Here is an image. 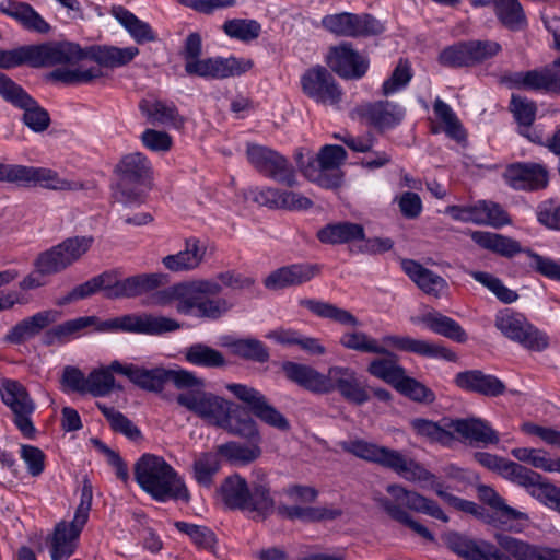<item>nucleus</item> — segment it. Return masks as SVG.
<instances>
[{
  "label": "nucleus",
  "instance_id": "nucleus-1",
  "mask_svg": "<svg viewBox=\"0 0 560 560\" xmlns=\"http://www.w3.org/2000/svg\"><path fill=\"white\" fill-rule=\"evenodd\" d=\"M494 538L499 547L474 540L458 533H448L444 540L447 547L465 560H560V549L498 533Z\"/></svg>",
  "mask_w": 560,
  "mask_h": 560
},
{
  "label": "nucleus",
  "instance_id": "nucleus-2",
  "mask_svg": "<svg viewBox=\"0 0 560 560\" xmlns=\"http://www.w3.org/2000/svg\"><path fill=\"white\" fill-rule=\"evenodd\" d=\"M89 327H93L96 331L122 330L135 334L162 335L180 329L182 324L174 318L154 314H127L107 320H101L97 316H82L66 320L47 330L43 341L47 346L65 343L70 337Z\"/></svg>",
  "mask_w": 560,
  "mask_h": 560
},
{
  "label": "nucleus",
  "instance_id": "nucleus-3",
  "mask_svg": "<svg viewBox=\"0 0 560 560\" xmlns=\"http://www.w3.org/2000/svg\"><path fill=\"white\" fill-rule=\"evenodd\" d=\"M256 476V480L248 483L234 474L223 480L218 491L226 509L249 513L255 521H265L275 513L276 501L266 472L259 470Z\"/></svg>",
  "mask_w": 560,
  "mask_h": 560
},
{
  "label": "nucleus",
  "instance_id": "nucleus-4",
  "mask_svg": "<svg viewBox=\"0 0 560 560\" xmlns=\"http://www.w3.org/2000/svg\"><path fill=\"white\" fill-rule=\"evenodd\" d=\"M386 491L390 498H376L378 505L393 520L409 527L416 534L429 541L434 540L432 533L425 526L415 521L407 510L429 515L444 523L450 521L448 516L434 500H431L416 491L408 490L404 486L397 483L388 485L386 487Z\"/></svg>",
  "mask_w": 560,
  "mask_h": 560
},
{
  "label": "nucleus",
  "instance_id": "nucleus-5",
  "mask_svg": "<svg viewBox=\"0 0 560 560\" xmlns=\"http://www.w3.org/2000/svg\"><path fill=\"white\" fill-rule=\"evenodd\" d=\"M135 479L140 488L154 500L190 501L189 491L183 478L161 456L143 454L135 464Z\"/></svg>",
  "mask_w": 560,
  "mask_h": 560
},
{
  "label": "nucleus",
  "instance_id": "nucleus-6",
  "mask_svg": "<svg viewBox=\"0 0 560 560\" xmlns=\"http://www.w3.org/2000/svg\"><path fill=\"white\" fill-rule=\"evenodd\" d=\"M341 447L355 457L393 470L408 481L416 482L433 478V474L419 462L398 450L381 446L362 439L342 442Z\"/></svg>",
  "mask_w": 560,
  "mask_h": 560
},
{
  "label": "nucleus",
  "instance_id": "nucleus-7",
  "mask_svg": "<svg viewBox=\"0 0 560 560\" xmlns=\"http://www.w3.org/2000/svg\"><path fill=\"white\" fill-rule=\"evenodd\" d=\"M54 66L74 65L79 61L90 59L97 63L96 67L118 68L131 62L139 54L137 47L101 46L93 45L81 48L71 42H52Z\"/></svg>",
  "mask_w": 560,
  "mask_h": 560
},
{
  "label": "nucleus",
  "instance_id": "nucleus-8",
  "mask_svg": "<svg viewBox=\"0 0 560 560\" xmlns=\"http://www.w3.org/2000/svg\"><path fill=\"white\" fill-rule=\"evenodd\" d=\"M92 485L89 480L83 481L81 500L72 522H59L51 535L47 537L51 560H63L70 558L77 547V540L88 522L92 506Z\"/></svg>",
  "mask_w": 560,
  "mask_h": 560
},
{
  "label": "nucleus",
  "instance_id": "nucleus-9",
  "mask_svg": "<svg viewBox=\"0 0 560 560\" xmlns=\"http://www.w3.org/2000/svg\"><path fill=\"white\" fill-rule=\"evenodd\" d=\"M110 369L116 374L127 377L135 386L147 392H162L166 382H172L176 388L200 384L196 380V375L186 370L145 369L133 363H122L118 360L110 362Z\"/></svg>",
  "mask_w": 560,
  "mask_h": 560
},
{
  "label": "nucleus",
  "instance_id": "nucleus-10",
  "mask_svg": "<svg viewBox=\"0 0 560 560\" xmlns=\"http://www.w3.org/2000/svg\"><path fill=\"white\" fill-rule=\"evenodd\" d=\"M119 174L114 198L125 206L143 201L142 186L151 177V165L148 159L140 152L125 155L116 166Z\"/></svg>",
  "mask_w": 560,
  "mask_h": 560
},
{
  "label": "nucleus",
  "instance_id": "nucleus-11",
  "mask_svg": "<svg viewBox=\"0 0 560 560\" xmlns=\"http://www.w3.org/2000/svg\"><path fill=\"white\" fill-rule=\"evenodd\" d=\"M200 384H194L178 388L182 390L176 401L179 406L206 420L209 424L220 428L224 419V412L229 409L230 401L213 393L205 390V380L197 377Z\"/></svg>",
  "mask_w": 560,
  "mask_h": 560
},
{
  "label": "nucleus",
  "instance_id": "nucleus-12",
  "mask_svg": "<svg viewBox=\"0 0 560 560\" xmlns=\"http://www.w3.org/2000/svg\"><path fill=\"white\" fill-rule=\"evenodd\" d=\"M200 384H194L178 388L182 390L176 401L179 406L206 420L209 424L220 428L224 419V412L229 409L230 401L213 393L205 390V380L197 377Z\"/></svg>",
  "mask_w": 560,
  "mask_h": 560
},
{
  "label": "nucleus",
  "instance_id": "nucleus-13",
  "mask_svg": "<svg viewBox=\"0 0 560 560\" xmlns=\"http://www.w3.org/2000/svg\"><path fill=\"white\" fill-rule=\"evenodd\" d=\"M92 243V236L68 237L38 254L34 260V268L39 275L59 273L78 261L90 249Z\"/></svg>",
  "mask_w": 560,
  "mask_h": 560
},
{
  "label": "nucleus",
  "instance_id": "nucleus-14",
  "mask_svg": "<svg viewBox=\"0 0 560 560\" xmlns=\"http://www.w3.org/2000/svg\"><path fill=\"white\" fill-rule=\"evenodd\" d=\"M188 285L194 316L198 318L217 320L234 307L232 301L219 296L224 285L218 280V275L213 279L188 281Z\"/></svg>",
  "mask_w": 560,
  "mask_h": 560
},
{
  "label": "nucleus",
  "instance_id": "nucleus-15",
  "mask_svg": "<svg viewBox=\"0 0 560 560\" xmlns=\"http://www.w3.org/2000/svg\"><path fill=\"white\" fill-rule=\"evenodd\" d=\"M246 155L250 165L260 175L288 187L296 186L298 178L294 166L278 151L265 145L248 144Z\"/></svg>",
  "mask_w": 560,
  "mask_h": 560
},
{
  "label": "nucleus",
  "instance_id": "nucleus-16",
  "mask_svg": "<svg viewBox=\"0 0 560 560\" xmlns=\"http://www.w3.org/2000/svg\"><path fill=\"white\" fill-rule=\"evenodd\" d=\"M0 95L15 107L23 109L22 120L34 132H43L50 125L48 112L21 85L0 72Z\"/></svg>",
  "mask_w": 560,
  "mask_h": 560
},
{
  "label": "nucleus",
  "instance_id": "nucleus-17",
  "mask_svg": "<svg viewBox=\"0 0 560 560\" xmlns=\"http://www.w3.org/2000/svg\"><path fill=\"white\" fill-rule=\"evenodd\" d=\"M495 327L509 339L533 351H542L548 347L546 334L533 326L524 315L504 310L495 315Z\"/></svg>",
  "mask_w": 560,
  "mask_h": 560
},
{
  "label": "nucleus",
  "instance_id": "nucleus-18",
  "mask_svg": "<svg viewBox=\"0 0 560 560\" xmlns=\"http://www.w3.org/2000/svg\"><path fill=\"white\" fill-rule=\"evenodd\" d=\"M0 394L2 401L14 415V424L25 438L32 439L36 432L31 420L35 404L26 388L18 381L5 380L1 384Z\"/></svg>",
  "mask_w": 560,
  "mask_h": 560
},
{
  "label": "nucleus",
  "instance_id": "nucleus-19",
  "mask_svg": "<svg viewBox=\"0 0 560 560\" xmlns=\"http://www.w3.org/2000/svg\"><path fill=\"white\" fill-rule=\"evenodd\" d=\"M226 389L231 392L238 400L243 401L252 411V413L266 424L280 431L290 429L289 420L256 388L231 383L226 385Z\"/></svg>",
  "mask_w": 560,
  "mask_h": 560
},
{
  "label": "nucleus",
  "instance_id": "nucleus-20",
  "mask_svg": "<svg viewBox=\"0 0 560 560\" xmlns=\"http://www.w3.org/2000/svg\"><path fill=\"white\" fill-rule=\"evenodd\" d=\"M324 386V394L338 392L345 400L358 406L370 400L365 385L360 381L358 373L349 366L328 368Z\"/></svg>",
  "mask_w": 560,
  "mask_h": 560
},
{
  "label": "nucleus",
  "instance_id": "nucleus-21",
  "mask_svg": "<svg viewBox=\"0 0 560 560\" xmlns=\"http://www.w3.org/2000/svg\"><path fill=\"white\" fill-rule=\"evenodd\" d=\"M253 67L249 59L236 57H208L199 58L195 62L185 65V72L191 77H199L211 80H224L231 77L241 75Z\"/></svg>",
  "mask_w": 560,
  "mask_h": 560
},
{
  "label": "nucleus",
  "instance_id": "nucleus-22",
  "mask_svg": "<svg viewBox=\"0 0 560 560\" xmlns=\"http://www.w3.org/2000/svg\"><path fill=\"white\" fill-rule=\"evenodd\" d=\"M322 25L328 32L341 37H361L377 35L383 25L370 14L342 12L323 18Z\"/></svg>",
  "mask_w": 560,
  "mask_h": 560
},
{
  "label": "nucleus",
  "instance_id": "nucleus-23",
  "mask_svg": "<svg viewBox=\"0 0 560 560\" xmlns=\"http://www.w3.org/2000/svg\"><path fill=\"white\" fill-rule=\"evenodd\" d=\"M301 84L304 94L317 103L336 105L341 101L342 91L325 67L308 69L302 75Z\"/></svg>",
  "mask_w": 560,
  "mask_h": 560
},
{
  "label": "nucleus",
  "instance_id": "nucleus-24",
  "mask_svg": "<svg viewBox=\"0 0 560 560\" xmlns=\"http://www.w3.org/2000/svg\"><path fill=\"white\" fill-rule=\"evenodd\" d=\"M52 42L23 45L14 49H0V68L12 69L23 65L32 68L54 66Z\"/></svg>",
  "mask_w": 560,
  "mask_h": 560
},
{
  "label": "nucleus",
  "instance_id": "nucleus-25",
  "mask_svg": "<svg viewBox=\"0 0 560 560\" xmlns=\"http://www.w3.org/2000/svg\"><path fill=\"white\" fill-rule=\"evenodd\" d=\"M14 184L22 186L39 185L43 188L57 191H77L84 188L83 183L62 178L51 168L19 164H15Z\"/></svg>",
  "mask_w": 560,
  "mask_h": 560
},
{
  "label": "nucleus",
  "instance_id": "nucleus-26",
  "mask_svg": "<svg viewBox=\"0 0 560 560\" xmlns=\"http://www.w3.org/2000/svg\"><path fill=\"white\" fill-rule=\"evenodd\" d=\"M326 61L335 73L348 80L362 78L369 69V60L354 50L350 43L330 47Z\"/></svg>",
  "mask_w": 560,
  "mask_h": 560
},
{
  "label": "nucleus",
  "instance_id": "nucleus-27",
  "mask_svg": "<svg viewBox=\"0 0 560 560\" xmlns=\"http://www.w3.org/2000/svg\"><path fill=\"white\" fill-rule=\"evenodd\" d=\"M322 272V266L312 262L291 264L270 272L264 279L268 290L277 291L290 287H299L312 281Z\"/></svg>",
  "mask_w": 560,
  "mask_h": 560
},
{
  "label": "nucleus",
  "instance_id": "nucleus-28",
  "mask_svg": "<svg viewBox=\"0 0 560 560\" xmlns=\"http://www.w3.org/2000/svg\"><path fill=\"white\" fill-rule=\"evenodd\" d=\"M361 119L378 131L395 128L405 117V109L389 101H376L362 104L357 108Z\"/></svg>",
  "mask_w": 560,
  "mask_h": 560
},
{
  "label": "nucleus",
  "instance_id": "nucleus-29",
  "mask_svg": "<svg viewBox=\"0 0 560 560\" xmlns=\"http://www.w3.org/2000/svg\"><path fill=\"white\" fill-rule=\"evenodd\" d=\"M503 177L518 190H538L548 185V171L539 163H513L505 168Z\"/></svg>",
  "mask_w": 560,
  "mask_h": 560
},
{
  "label": "nucleus",
  "instance_id": "nucleus-30",
  "mask_svg": "<svg viewBox=\"0 0 560 560\" xmlns=\"http://www.w3.org/2000/svg\"><path fill=\"white\" fill-rule=\"evenodd\" d=\"M167 280L163 273H141L118 280L112 273V291L108 299H131L162 287Z\"/></svg>",
  "mask_w": 560,
  "mask_h": 560
},
{
  "label": "nucleus",
  "instance_id": "nucleus-31",
  "mask_svg": "<svg viewBox=\"0 0 560 560\" xmlns=\"http://www.w3.org/2000/svg\"><path fill=\"white\" fill-rule=\"evenodd\" d=\"M454 384L466 392L476 393L486 397H498L505 393V384L492 374L481 370H467L454 377Z\"/></svg>",
  "mask_w": 560,
  "mask_h": 560
},
{
  "label": "nucleus",
  "instance_id": "nucleus-32",
  "mask_svg": "<svg viewBox=\"0 0 560 560\" xmlns=\"http://www.w3.org/2000/svg\"><path fill=\"white\" fill-rule=\"evenodd\" d=\"M0 12L16 21L28 32L47 34L51 30L49 23L27 2L3 0L0 2Z\"/></svg>",
  "mask_w": 560,
  "mask_h": 560
},
{
  "label": "nucleus",
  "instance_id": "nucleus-33",
  "mask_svg": "<svg viewBox=\"0 0 560 560\" xmlns=\"http://www.w3.org/2000/svg\"><path fill=\"white\" fill-rule=\"evenodd\" d=\"M383 341L400 351L416 353L427 358H442L447 361H456V354L446 347L427 340L413 339L409 336L389 335Z\"/></svg>",
  "mask_w": 560,
  "mask_h": 560
},
{
  "label": "nucleus",
  "instance_id": "nucleus-34",
  "mask_svg": "<svg viewBox=\"0 0 560 560\" xmlns=\"http://www.w3.org/2000/svg\"><path fill=\"white\" fill-rule=\"evenodd\" d=\"M139 109L147 121L154 126L183 128L185 124L184 117L179 115L177 107L172 102L145 97L139 102Z\"/></svg>",
  "mask_w": 560,
  "mask_h": 560
},
{
  "label": "nucleus",
  "instance_id": "nucleus-35",
  "mask_svg": "<svg viewBox=\"0 0 560 560\" xmlns=\"http://www.w3.org/2000/svg\"><path fill=\"white\" fill-rule=\"evenodd\" d=\"M59 318L60 312L56 310L38 312L13 326L5 335L4 340L9 343L21 345L27 339L38 335L43 329L56 323Z\"/></svg>",
  "mask_w": 560,
  "mask_h": 560
},
{
  "label": "nucleus",
  "instance_id": "nucleus-36",
  "mask_svg": "<svg viewBox=\"0 0 560 560\" xmlns=\"http://www.w3.org/2000/svg\"><path fill=\"white\" fill-rule=\"evenodd\" d=\"M401 267L405 273L416 283V285L425 294L433 298H441L448 289L444 278L423 267L416 260L404 259Z\"/></svg>",
  "mask_w": 560,
  "mask_h": 560
},
{
  "label": "nucleus",
  "instance_id": "nucleus-37",
  "mask_svg": "<svg viewBox=\"0 0 560 560\" xmlns=\"http://www.w3.org/2000/svg\"><path fill=\"white\" fill-rule=\"evenodd\" d=\"M510 110L517 122L518 133L533 143H542V131L533 127L537 113L536 103L513 94Z\"/></svg>",
  "mask_w": 560,
  "mask_h": 560
},
{
  "label": "nucleus",
  "instance_id": "nucleus-38",
  "mask_svg": "<svg viewBox=\"0 0 560 560\" xmlns=\"http://www.w3.org/2000/svg\"><path fill=\"white\" fill-rule=\"evenodd\" d=\"M447 427L469 440L470 444L486 446L500 441L498 432L487 421L478 418L450 420Z\"/></svg>",
  "mask_w": 560,
  "mask_h": 560
},
{
  "label": "nucleus",
  "instance_id": "nucleus-39",
  "mask_svg": "<svg viewBox=\"0 0 560 560\" xmlns=\"http://www.w3.org/2000/svg\"><path fill=\"white\" fill-rule=\"evenodd\" d=\"M207 246L199 238L190 237L185 242V249L163 258L164 267L173 272L190 271L198 268L205 259Z\"/></svg>",
  "mask_w": 560,
  "mask_h": 560
},
{
  "label": "nucleus",
  "instance_id": "nucleus-40",
  "mask_svg": "<svg viewBox=\"0 0 560 560\" xmlns=\"http://www.w3.org/2000/svg\"><path fill=\"white\" fill-rule=\"evenodd\" d=\"M281 369L290 382L313 394H324L325 374L313 366L293 361H284Z\"/></svg>",
  "mask_w": 560,
  "mask_h": 560
},
{
  "label": "nucleus",
  "instance_id": "nucleus-41",
  "mask_svg": "<svg viewBox=\"0 0 560 560\" xmlns=\"http://www.w3.org/2000/svg\"><path fill=\"white\" fill-rule=\"evenodd\" d=\"M228 409L224 412L221 429L244 439H257L260 436L255 420L245 408L230 401Z\"/></svg>",
  "mask_w": 560,
  "mask_h": 560
},
{
  "label": "nucleus",
  "instance_id": "nucleus-42",
  "mask_svg": "<svg viewBox=\"0 0 560 560\" xmlns=\"http://www.w3.org/2000/svg\"><path fill=\"white\" fill-rule=\"evenodd\" d=\"M316 235L323 244H346L364 240V228L359 223L341 221L325 225L317 231Z\"/></svg>",
  "mask_w": 560,
  "mask_h": 560
},
{
  "label": "nucleus",
  "instance_id": "nucleus-43",
  "mask_svg": "<svg viewBox=\"0 0 560 560\" xmlns=\"http://www.w3.org/2000/svg\"><path fill=\"white\" fill-rule=\"evenodd\" d=\"M247 443L231 441L217 446V452L226 460L236 465H247L261 456V438L247 439Z\"/></svg>",
  "mask_w": 560,
  "mask_h": 560
},
{
  "label": "nucleus",
  "instance_id": "nucleus-44",
  "mask_svg": "<svg viewBox=\"0 0 560 560\" xmlns=\"http://www.w3.org/2000/svg\"><path fill=\"white\" fill-rule=\"evenodd\" d=\"M471 240L481 248L493 252L503 257H513L516 254L524 253L528 248H522L521 244L512 237L487 232L475 231L470 234Z\"/></svg>",
  "mask_w": 560,
  "mask_h": 560
},
{
  "label": "nucleus",
  "instance_id": "nucleus-45",
  "mask_svg": "<svg viewBox=\"0 0 560 560\" xmlns=\"http://www.w3.org/2000/svg\"><path fill=\"white\" fill-rule=\"evenodd\" d=\"M110 13L127 30L137 44L156 40V34L149 23L138 19L126 8L114 5Z\"/></svg>",
  "mask_w": 560,
  "mask_h": 560
},
{
  "label": "nucleus",
  "instance_id": "nucleus-46",
  "mask_svg": "<svg viewBox=\"0 0 560 560\" xmlns=\"http://www.w3.org/2000/svg\"><path fill=\"white\" fill-rule=\"evenodd\" d=\"M158 305L166 306L175 302L177 313L186 316H194L192 300L190 298L188 282H180L160 290L154 295Z\"/></svg>",
  "mask_w": 560,
  "mask_h": 560
},
{
  "label": "nucleus",
  "instance_id": "nucleus-47",
  "mask_svg": "<svg viewBox=\"0 0 560 560\" xmlns=\"http://www.w3.org/2000/svg\"><path fill=\"white\" fill-rule=\"evenodd\" d=\"M499 22L510 31L516 32L527 25V20L518 0H491Z\"/></svg>",
  "mask_w": 560,
  "mask_h": 560
},
{
  "label": "nucleus",
  "instance_id": "nucleus-48",
  "mask_svg": "<svg viewBox=\"0 0 560 560\" xmlns=\"http://www.w3.org/2000/svg\"><path fill=\"white\" fill-rule=\"evenodd\" d=\"M300 304L318 317L328 318L338 324L350 327H357L360 325L359 319L352 313L340 308L335 304L312 299L301 300Z\"/></svg>",
  "mask_w": 560,
  "mask_h": 560
},
{
  "label": "nucleus",
  "instance_id": "nucleus-49",
  "mask_svg": "<svg viewBox=\"0 0 560 560\" xmlns=\"http://www.w3.org/2000/svg\"><path fill=\"white\" fill-rule=\"evenodd\" d=\"M382 354L385 357L373 359L369 363L366 371L372 376L395 387L406 370L398 364V357L395 353L387 350L386 353Z\"/></svg>",
  "mask_w": 560,
  "mask_h": 560
},
{
  "label": "nucleus",
  "instance_id": "nucleus-50",
  "mask_svg": "<svg viewBox=\"0 0 560 560\" xmlns=\"http://www.w3.org/2000/svg\"><path fill=\"white\" fill-rule=\"evenodd\" d=\"M275 511L288 520H301L305 522H316L322 520H334L341 515L340 510L328 508H310L300 505L279 504Z\"/></svg>",
  "mask_w": 560,
  "mask_h": 560
},
{
  "label": "nucleus",
  "instance_id": "nucleus-51",
  "mask_svg": "<svg viewBox=\"0 0 560 560\" xmlns=\"http://www.w3.org/2000/svg\"><path fill=\"white\" fill-rule=\"evenodd\" d=\"M184 358L192 365L218 369L226 365V360L222 352L210 346L197 342L184 350Z\"/></svg>",
  "mask_w": 560,
  "mask_h": 560
},
{
  "label": "nucleus",
  "instance_id": "nucleus-52",
  "mask_svg": "<svg viewBox=\"0 0 560 560\" xmlns=\"http://www.w3.org/2000/svg\"><path fill=\"white\" fill-rule=\"evenodd\" d=\"M104 75L100 67L80 66L78 68H58L48 74V79L66 85L90 84Z\"/></svg>",
  "mask_w": 560,
  "mask_h": 560
},
{
  "label": "nucleus",
  "instance_id": "nucleus-53",
  "mask_svg": "<svg viewBox=\"0 0 560 560\" xmlns=\"http://www.w3.org/2000/svg\"><path fill=\"white\" fill-rule=\"evenodd\" d=\"M422 323L433 332L456 342H465L467 334L463 327L453 318L441 313H429L422 317Z\"/></svg>",
  "mask_w": 560,
  "mask_h": 560
},
{
  "label": "nucleus",
  "instance_id": "nucleus-54",
  "mask_svg": "<svg viewBox=\"0 0 560 560\" xmlns=\"http://www.w3.org/2000/svg\"><path fill=\"white\" fill-rule=\"evenodd\" d=\"M448 421L450 420H444V425H440L438 422L431 420L416 418L410 421V425L417 435L430 442L448 446L454 441V435L447 427Z\"/></svg>",
  "mask_w": 560,
  "mask_h": 560
},
{
  "label": "nucleus",
  "instance_id": "nucleus-55",
  "mask_svg": "<svg viewBox=\"0 0 560 560\" xmlns=\"http://www.w3.org/2000/svg\"><path fill=\"white\" fill-rule=\"evenodd\" d=\"M524 89L560 93V68H546L525 72Z\"/></svg>",
  "mask_w": 560,
  "mask_h": 560
},
{
  "label": "nucleus",
  "instance_id": "nucleus-56",
  "mask_svg": "<svg viewBox=\"0 0 560 560\" xmlns=\"http://www.w3.org/2000/svg\"><path fill=\"white\" fill-rule=\"evenodd\" d=\"M217 453H201L192 464L194 478L199 486L210 488L213 483L214 476L221 468V462Z\"/></svg>",
  "mask_w": 560,
  "mask_h": 560
},
{
  "label": "nucleus",
  "instance_id": "nucleus-57",
  "mask_svg": "<svg viewBox=\"0 0 560 560\" xmlns=\"http://www.w3.org/2000/svg\"><path fill=\"white\" fill-rule=\"evenodd\" d=\"M339 343L348 349L364 353H386L387 349L368 334L360 330L346 331L340 337Z\"/></svg>",
  "mask_w": 560,
  "mask_h": 560
},
{
  "label": "nucleus",
  "instance_id": "nucleus-58",
  "mask_svg": "<svg viewBox=\"0 0 560 560\" xmlns=\"http://www.w3.org/2000/svg\"><path fill=\"white\" fill-rule=\"evenodd\" d=\"M433 110L435 116L443 124V129L450 138L458 142L465 139V130L448 104L441 98H436L433 103Z\"/></svg>",
  "mask_w": 560,
  "mask_h": 560
},
{
  "label": "nucleus",
  "instance_id": "nucleus-59",
  "mask_svg": "<svg viewBox=\"0 0 560 560\" xmlns=\"http://www.w3.org/2000/svg\"><path fill=\"white\" fill-rule=\"evenodd\" d=\"M222 30L231 38L250 42L259 37L261 25L256 20L233 19L225 21Z\"/></svg>",
  "mask_w": 560,
  "mask_h": 560
},
{
  "label": "nucleus",
  "instance_id": "nucleus-60",
  "mask_svg": "<svg viewBox=\"0 0 560 560\" xmlns=\"http://www.w3.org/2000/svg\"><path fill=\"white\" fill-rule=\"evenodd\" d=\"M235 355L245 360L265 363L269 360L267 347L258 339H237L229 345Z\"/></svg>",
  "mask_w": 560,
  "mask_h": 560
},
{
  "label": "nucleus",
  "instance_id": "nucleus-61",
  "mask_svg": "<svg viewBox=\"0 0 560 560\" xmlns=\"http://www.w3.org/2000/svg\"><path fill=\"white\" fill-rule=\"evenodd\" d=\"M477 491L479 499L494 509L505 521L521 520L525 517L523 512L505 504L504 500L491 487L480 485L478 486Z\"/></svg>",
  "mask_w": 560,
  "mask_h": 560
},
{
  "label": "nucleus",
  "instance_id": "nucleus-62",
  "mask_svg": "<svg viewBox=\"0 0 560 560\" xmlns=\"http://www.w3.org/2000/svg\"><path fill=\"white\" fill-rule=\"evenodd\" d=\"M115 373L110 369V364L106 368L93 370L88 376L86 394H91L94 397L107 396L115 388Z\"/></svg>",
  "mask_w": 560,
  "mask_h": 560
},
{
  "label": "nucleus",
  "instance_id": "nucleus-63",
  "mask_svg": "<svg viewBox=\"0 0 560 560\" xmlns=\"http://www.w3.org/2000/svg\"><path fill=\"white\" fill-rule=\"evenodd\" d=\"M500 475L518 486L529 490L530 486L536 485L540 475L518 463L505 459Z\"/></svg>",
  "mask_w": 560,
  "mask_h": 560
},
{
  "label": "nucleus",
  "instance_id": "nucleus-64",
  "mask_svg": "<svg viewBox=\"0 0 560 560\" xmlns=\"http://www.w3.org/2000/svg\"><path fill=\"white\" fill-rule=\"evenodd\" d=\"M397 392L418 402H432L434 393L413 377L407 376L406 371L394 387Z\"/></svg>",
  "mask_w": 560,
  "mask_h": 560
}]
</instances>
